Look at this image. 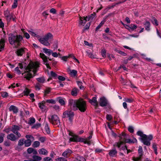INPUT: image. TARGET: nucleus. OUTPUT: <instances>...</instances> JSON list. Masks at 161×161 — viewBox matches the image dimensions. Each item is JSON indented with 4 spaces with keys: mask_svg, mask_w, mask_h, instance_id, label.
<instances>
[{
    "mask_svg": "<svg viewBox=\"0 0 161 161\" xmlns=\"http://www.w3.org/2000/svg\"><path fill=\"white\" fill-rule=\"evenodd\" d=\"M35 119L34 118H30L28 123L30 125H32L35 122Z\"/></svg>",
    "mask_w": 161,
    "mask_h": 161,
    "instance_id": "39",
    "label": "nucleus"
},
{
    "mask_svg": "<svg viewBox=\"0 0 161 161\" xmlns=\"http://www.w3.org/2000/svg\"><path fill=\"white\" fill-rule=\"evenodd\" d=\"M45 128L47 133L49 134L50 133L49 127L47 123H46Z\"/></svg>",
    "mask_w": 161,
    "mask_h": 161,
    "instance_id": "38",
    "label": "nucleus"
},
{
    "mask_svg": "<svg viewBox=\"0 0 161 161\" xmlns=\"http://www.w3.org/2000/svg\"><path fill=\"white\" fill-rule=\"evenodd\" d=\"M89 102L95 107H97L98 105V102L97 100V98L96 97H94L92 98V99L89 100Z\"/></svg>",
    "mask_w": 161,
    "mask_h": 161,
    "instance_id": "17",
    "label": "nucleus"
},
{
    "mask_svg": "<svg viewBox=\"0 0 161 161\" xmlns=\"http://www.w3.org/2000/svg\"><path fill=\"white\" fill-rule=\"evenodd\" d=\"M21 30L22 31L23 33L24 34V36L27 39H29L30 37L29 34L27 32H25L23 29H21Z\"/></svg>",
    "mask_w": 161,
    "mask_h": 161,
    "instance_id": "37",
    "label": "nucleus"
},
{
    "mask_svg": "<svg viewBox=\"0 0 161 161\" xmlns=\"http://www.w3.org/2000/svg\"><path fill=\"white\" fill-rule=\"evenodd\" d=\"M56 161H67L65 158L63 157L58 158L56 159Z\"/></svg>",
    "mask_w": 161,
    "mask_h": 161,
    "instance_id": "46",
    "label": "nucleus"
},
{
    "mask_svg": "<svg viewBox=\"0 0 161 161\" xmlns=\"http://www.w3.org/2000/svg\"><path fill=\"white\" fill-rule=\"evenodd\" d=\"M84 141V140L83 139V138L80 137L76 135L72 136V137L70 138L69 140L70 142H82Z\"/></svg>",
    "mask_w": 161,
    "mask_h": 161,
    "instance_id": "11",
    "label": "nucleus"
},
{
    "mask_svg": "<svg viewBox=\"0 0 161 161\" xmlns=\"http://www.w3.org/2000/svg\"><path fill=\"white\" fill-rule=\"evenodd\" d=\"M104 21H102L100 23L99 25L96 27V30H98L104 24Z\"/></svg>",
    "mask_w": 161,
    "mask_h": 161,
    "instance_id": "52",
    "label": "nucleus"
},
{
    "mask_svg": "<svg viewBox=\"0 0 161 161\" xmlns=\"http://www.w3.org/2000/svg\"><path fill=\"white\" fill-rule=\"evenodd\" d=\"M39 63L37 62H31L26 67L25 72L22 74L24 77L27 80L33 77V75H35L36 72L37 71L39 67Z\"/></svg>",
    "mask_w": 161,
    "mask_h": 161,
    "instance_id": "1",
    "label": "nucleus"
},
{
    "mask_svg": "<svg viewBox=\"0 0 161 161\" xmlns=\"http://www.w3.org/2000/svg\"><path fill=\"white\" fill-rule=\"evenodd\" d=\"M138 151L139 153L140 154V155H142L143 153V150L142 147L141 146H139V147Z\"/></svg>",
    "mask_w": 161,
    "mask_h": 161,
    "instance_id": "47",
    "label": "nucleus"
},
{
    "mask_svg": "<svg viewBox=\"0 0 161 161\" xmlns=\"http://www.w3.org/2000/svg\"><path fill=\"white\" fill-rule=\"evenodd\" d=\"M44 161H53V159L49 157H47L44 158Z\"/></svg>",
    "mask_w": 161,
    "mask_h": 161,
    "instance_id": "60",
    "label": "nucleus"
},
{
    "mask_svg": "<svg viewBox=\"0 0 161 161\" xmlns=\"http://www.w3.org/2000/svg\"><path fill=\"white\" fill-rule=\"evenodd\" d=\"M140 27H137V26L135 25H133L131 26V31H133L134 29H137V32L138 33L136 35H131V37H137L139 36V33H141L144 30V28H142L141 30H139Z\"/></svg>",
    "mask_w": 161,
    "mask_h": 161,
    "instance_id": "12",
    "label": "nucleus"
},
{
    "mask_svg": "<svg viewBox=\"0 0 161 161\" xmlns=\"http://www.w3.org/2000/svg\"><path fill=\"white\" fill-rule=\"evenodd\" d=\"M117 151L115 149H112L109 151V155L111 157H114L116 156Z\"/></svg>",
    "mask_w": 161,
    "mask_h": 161,
    "instance_id": "24",
    "label": "nucleus"
},
{
    "mask_svg": "<svg viewBox=\"0 0 161 161\" xmlns=\"http://www.w3.org/2000/svg\"><path fill=\"white\" fill-rule=\"evenodd\" d=\"M50 12L51 13L55 14H56V10L54 8H52L50 10Z\"/></svg>",
    "mask_w": 161,
    "mask_h": 161,
    "instance_id": "64",
    "label": "nucleus"
},
{
    "mask_svg": "<svg viewBox=\"0 0 161 161\" xmlns=\"http://www.w3.org/2000/svg\"><path fill=\"white\" fill-rule=\"evenodd\" d=\"M28 32L32 36L37 38V39L40 37V36L36 35L33 31L32 30L29 31Z\"/></svg>",
    "mask_w": 161,
    "mask_h": 161,
    "instance_id": "30",
    "label": "nucleus"
},
{
    "mask_svg": "<svg viewBox=\"0 0 161 161\" xmlns=\"http://www.w3.org/2000/svg\"><path fill=\"white\" fill-rule=\"evenodd\" d=\"M83 139L84 140V141L82 142H83L85 144H87L88 145H90L91 144V141L88 137L86 139L83 138Z\"/></svg>",
    "mask_w": 161,
    "mask_h": 161,
    "instance_id": "33",
    "label": "nucleus"
},
{
    "mask_svg": "<svg viewBox=\"0 0 161 161\" xmlns=\"http://www.w3.org/2000/svg\"><path fill=\"white\" fill-rule=\"evenodd\" d=\"M14 70L19 75L21 74V72L20 71L19 69V67H16L14 69Z\"/></svg>",
    "mask_w": 161,
    "mask_h": 161,
    "instance_id": "53",
    "label": "nucleus"
},
{
    "mask_svg": "<svg viewBox=\"0 0 161 161\" xmlns=\"http://www.w3.org/2000/svg\"><path fill=\"white\" fill-rule=\"evenodd\" d=\"M137 134L141 137L140 138H142L143 137L146 136V135L144 134L143 132L141 131H138L137 133Z\"/></svg>",
    "mask_w": 161,
    "mask_h": 161,
    "instance_id": "35",
    "label": "nucleus"
},
{
    "mask_svg": "<svg viewBox=\"0 0 161 161\" xmlns=\"http://www.w3.org/2000/svg\"><path fill=\"white\" fill-rule=\"evenodd\" d=\"M106 51L105 49H102L101 51V54L103 58L106 57Z\"/></svg>",
    "mask_w": 161,
    "mask_h": 161,
    "instance_id": "50",
    "label": "nucleus"
},
{
    "mask_svg": "<svg viewBox=\"0 0 161 161\" xmlns=\"http://www.w3.org/2000/svg\"><path fill=\"white\" fill-rule=\"evenodd\" d=\"M137 140L134 137H131V143H137Z\"/></svg>",
    "mask_w": 161,
    "mask_h": 161,
    "instance_id": "62",
    "label": "nucleus"
},
{
    "mask_svg": "<svg viewBox=\"0 0 161 161\" xmlns=\"http://www.w3.org/2000/svg\"><path fill=\"white\" fill-rule=\"evenodd\" d=\"M25 144V140L24 139H20L18 142V145L19 146H22Z\"/></svg>",
    "mask_w": 161,
    "mask_h": 161,
    "instance_id": "40",
    "label": "nucleus"
},
{
    "mask_svg": "<svg viewBox=\"0 0 161 161\" xmlns=\"http://www.w3.org/2000/svg\"><path fill=\"white\" fill-rule=\"evenodd\" d=\"M5 41L4 39H1L0 40V51L4 49Z\"/></svg>",
    "mask_w": 161,
    "mask_h": 161,
    "instance_id": "27",
    "label": "nucleus"
},
{
    "mask_svg": "<svg viewBox=\"0 0 161 161\" xmlns=\"http://www.w3.org/2000/svg\"><path fill=\"white\" fill-rule=\"evenodd\" d=\"M41 85L39 83H37L35 85V87L36 89L38 90H40L41 88Z\"/></svg>",
    "mask_w": 161,
    "mask_h": 161,
    "instance_id": "61",
    "label": "nucleus"
},
{
    "mask_svg": "<svg viewBox=\"0 0 161 161\" xmlns=\"http://www.w3.org/2000/svg\"><path fill=\"white\" fill-rule=\"evenodd\" d=\"M117 52L118 53L120 54L121 55L123 56H125L126 55V54L125 53L122 52V51L118 50Z\"/></svg>",
    "mask_w": 161,
    "mask_h": 161,
    "instance_id": "49",
    "label": "nucleus"
},
{
    "mask_svg": "<svg viewBox=\"0 0 161 161\" xmlns=\"http://www.w3.org/2000/svg\"><path fill=\"white\" fill-rule=\"evenodd\" d=\"M43 52L46 54L47 55H50L52 53V51L48 49L44 48L42 49Z\"/></svg>",
    "mask_w": 161,
    "mask_h": 161,
    "instance_id": "22",
    "label": "nucleus"
},
{
    "mask_svg": "<svg viewBox=\"0 0 161 161\" xmlns=\"http://www.w3.org/2000/svg\"><path fill=\"white\" fill-rule=\"evenodd\" d=\"M25 137L27 140L25 141V147H28L31 145V142L34 140V138L31 135H26Z\"/></svg>",
    "mask_w": 161,
    "mask_h": 161,
    "instance_id": "9",
    "label": "nucleus"
},
{
    "mask_svg": "<svg viewBox=\"0 0 161 161\" xmlns=\"http://www.w3.org/2000/svg\"><path fill=\"white\" fill-rule=\"evenodd\" d=\"M72 153L71 150L68 149L65 150L63 153L62 155L66 158H67L69 155V154Z\"/></svg>",
    "mask_w": 161,
    "mask_h": 161,
    "instance_id": "25",
    "label": "nucleus"
},
{
    "mask_svg": "<svg viewBox=\"0 0 161 161\" xmlns=\"http://www.w3.org/2000/svg\"><path fill=\"white\" fill-rule=\"evenodd\" d=\"M40 57L43 60L44 64L46 65V66L47 68L50 69V68L48 63V61L47 60V56L44 54L42 53H40Z\"/></svg>",
    "mask_w": 161,
    "mask_h": 161,
    "instance_id": "14",
    "label": "nucleus"
},
{
    "mask_svg": "<svg viewBox=\"0 0 161 161\" xmlns=\"http://www.w3.org/2000/svg\"><path fill=\"white\" fill-rule=\"evenodd\" d=\"M119 137L120 138L119 142L129 143L131 142L130 139H128L129 137V136L125 133H122V134L119 135Z\"/></svg>",
    "mask_w": 161,
    "mask_h": 161,
    "instance_id": "8",
    "label": "nucleus"
},
{
    "mask_svg": "<svg viewBox=\"0 0 161 161\" xmlns=\"http://www.w3.org/2000/svg\"><path fill=\"white\" fill-rule=\"evenodd\" d=\"M53 108L55 110L59 111V107L57 105H54L53 107Z\"/></svg>",
    "mask_w": 161,
    "mask_h": 161,
    "instance_id": "63",
    "label": "nucleus"
},
{
    "mask_svg": "<svg viewBox=\"0 0 161 161\" xmlns=\"http://www.w3.org/2000/svg\"><path fill=\"white\" fill-rule=\"evenodd\" d=\"M24 63H19L18 64L19 66V68L21 69H23L24 67H25V65H24Z\"/></svg>",
    "mask_w": 161,
    "mask_h": 161,
    "instance_id": "54",
    "label": "nucleus"
},
{
    "mask_svg": "<svg viewBox=\"0 0 161 161\" xmlns=\"http://www.w3.org/2000/svg\"><path fill=\"white\" fill-rule=\"evenodd\" d=\"M16 86L17 87L18 86H19L18 84H15V83H13V84H11V86L8 87V88H15V87Z\"/></svg>",
    "mask_w": 161,
    "mask_h": 161,
    "instance_id": "58",
    "label": "nucleus"
},
{
    "mask_svg": "<svg viewBox=\"0 0 161 161\" xmlns=\"http://www.w3.org/2000/svg\"><path fill=\"white\" fill-rule=\"evenodd\" d=\"M114 146L117 147L120 150H125L127 153L130 152V150L127 149L125 145L124 142H118L115 143L114 145Z\"/></svg>",
    "mask_w": 161,
    "mask_h": 161,
    "instance_id": "7",
    "label": "nucleus"
},
{
    "mask_svg": "<svg viewBox=\"0 0 161 161\" xmlns=\"http://www.w3.org/2000/svg\"><path fill=\"white\" fill-rule=\"evenodd\" d=\"M25 48H21L17 50L16 53L18 56H22L25 52Z\"/></svg>",
    "mask_w": 161,
    "mask_h": 161,
    "instance_id": "21",
    "label": "nucleus"
},
{
    "mask_svg": "<svg viewBox=\"0 0 161 161\" xmlns=\"http://www.w3.org/2000/svg\"><path fill=\"white\" fill-rule=\"evenodd\" d=\"M22 36L19 35L14 36L13 34L10 35L8 37V40L10 43L11 45L19 46V42L23 40Z\"/></svg>",
    "mask_w": 161,
    "mask_h": 161,
    "instance_id": "3",
    "label": "nucleus"
},
{
    "mask_svg": "<svg viewBox=\"0 0 161 161\" xmlns=\"http://www.w3.org/2000/svg\"><path fill=\"white\" fill-rule=\"evenodd\" d=\"M27 151L28 153L30 154L34 151V153H36V152L34 150V149L31 147H29L27 150Z\"/></svg>",
    "mask_w": 161,
    "mask_h": 161,
    "instance_id": "36",
    "label": "nucleus"
},
{
    "mask_svg": "<svg viewBox=\"0 0 161 161\" xmlns=\"http://www.w3.org/2000/svg\"><path fill=\"white\" fill-rule=\"evenodd\" d=\"M46 103V101H42L41 103H38V106L41 109L43 110L46 108V106L45 105Z\"/></svg>",
    "mask_w": 161,
    "mask_h": 161,
    "instance_id": "26",
    "label": "nucleus"
},
{
    "mask_svg": "<svg viewBox=\"0 0 161 161\" xmlns=\"http://www.w3.org/2000/svg\"><path fill=\"white\" fill-rule=\"evenodd\" d=\"M98 102L100 105L102 107L106 106L108 103L107 100L104 97H100Z\"/></svg>",
    "mask_w": 161,
    "mask_h": 161,
    "instance_id": "15",
    "label": "nucleus"
},
{
    "mask_svg": "<svg viewBox=\"0 0 161 161\" xmlns=\"http://www.w3.org/2000/svg\"><path fill=\"white\" fill-rule=\"evenodd\" d=\"M144 25H145V29L147 31H149L150 30V22H149L147 21Z\"/></svg>",
    "mask_w": 161,
    "mask_h": 161,
    "instance_id": "31",
    "label": "nucleus"
},
{
    "mask_svg": "<svg viewBox=\"0 0 161 161\" xmlns=\"http://www.w3.org/2000/svg\"><path fill=\"white\" fill-rule=\"evenodd\" d=\"M59 103L62 105H63L65 104V102L64 100L61 98L59 100Z\"/></svg>",
    "mask_w": 161,
    "mask_h": 161,
    "instance_id": "56",
    "label": "nucleus"
},
{
    "mask_svg": "<svg viewBox=\"0 0 161 161\" xmlns=\"http://www.w3.org/2000/svg\"><path fill=\"white\" fill-rule=\"evenodd\" d=\"M68 71L69 72L70 75H71V76L73 77L75 76L77 72V71L75 70H71L69 68H68Z\"/></svg>",
    "mask_w": 161,
    "mask_h": 161,
    "instance_id": "20",
    "label": "nucleus"
},
{
    "mask_svg": "<svg viewBox=\"0 0 161 161\" xmlns=\"http://www.w3.org/2000/svg\"><path fill=\"white\" fill-rule=\"evenodd\" d=\"M32 158L33 159V161H40L42 159L41 157L36 155L33 156Z\"/></svg>",
    "mask_w": 161,
    "mask_h": 161,
    "instance_id": "32",
    "label": "nucleus"
},
{
    "mask_svg": "<svg viewBox=\"0 0 161 161\" xmlns=\"http://www.w3.org/2000/svg\"><path fill=\"white\" fill-rule=\"evenodd\" d=\"M7 138L8 139L11 141H14L18 139L13 134L11 133L7 136Z\"/></svg>",
    "mask_w": 161,
    "mask_h": 161,
    "instance_id": "16",
    "label": "nucleus"
},
{
    "mask_svg": "<svg viewBox=\"0 0 161 161\" xmlns=\"http://www.w3.org/2000/svg\"><path fill=\"white\" fill-rule=\"evenodd\" d=\"M10 129L14 133L15 132H16L19 130L20 127L17 125H13L12 126L11 128Z\"/></svg>",
    "mask_w": 161,
    "mask_h": 161,
    "instance_id": "19",
    "label": "nucleus"
},
{
    "mask_svg": "<svg viewBox=\"0 0 161 161\" xmlns=\"http://www.w3.org/2000/svg\"><path fill=\"white\" fill-rule=\"evenodd\" d=\"M78 91V90L76 88H74L71 92L72 95L74 96H76L77 95Z\"/></svg>",
    "mask_w": 161,
    "mask_h": 161,
    "instance_id": "29",
    "label": "nucleus"
},
{
    "mask_svg": "<svg viewBox=\"0 0 161 161\" xmlns=\"http://www.w3.org/2000/svg\"><path fill=\"white\" fill-rule=\"evenodd\" d=\"M44 36L48 41H49L50 40L52 39L53 37V35L50 33H47Z\"/></svg>",
    "mask_w": 161,
    "mask_h": 161,
    "instance_id": "23",
    "label": "nucleus"
},
{
    "mask_svg": "<svg viewBox=\"0 0 161 161\" xmlns=\"http://www.w3.org/2000/svg\"><path fill=\"white\" fill-rule=\"evenodd\" d=\"M78 86H79L80 89H82L83 88V86H82V82L79 81H76Z\"/></svg>",
    "mask_w": 161,
    "mask_h": 161,
    "instance_id": "42",
    "label": "nucleus"
},
{
    "mask_svg": "<svg viewBox=\"0 0 161 161\" xmlns=\"http://www.w3.org/2000/svg\"><path fill=\"white\" fill-rule=\"evenodd\" d=\"M4 14L5 17L8 16V15H9L10 14V12L8 10H7L5 11L4 12Z\"/></svg>",
    "mask_w": 161,
    "mask_h": 161,
    "instance_id": "59",
    "label": "nucleus"
},
{
    "mask_svg": "<svg viewBox=\"0 0 161 161\" xmlns=\"http://www.w3.org/2000/svg\"><path fill=\"white\" fill-rule=\"evenodd\" d=\"M76 159L77 161H86L85 159L82 157L78 156Z\"/></svg>",
    "mask_w": 161,
    "mask_h": 161,
    "instance_id": "45",
    "label": "nucleus"
},
{
    "mask_svg": "<svg viewBox=\"0 0 161 161\" xmlns=\"http://www.w3.org/2000/svg\"><path fill=\"white\" fill-rule=\"evenodd\" d=\"M40 145V143L39 142L37 141H35L33 144V146L34 147H37L39 146Z\"/></svg>",
    "mask_w": 161,
    "mask_h": 161,
    "instance_id": "43",
    "label": "nucleus"
},
{
    "mask_svg": "<svg viewBox=\"0 0 161 161\" xmlns=\"http://www.w3.org/2000/svg\"><path fill=\"white\" fill-rule=\"evenodd\" d=\"M152 22L153 24L156 25L158 26V23L157 21V20L155 18H154L152 20Z\"/></svg>",
    "mask_w": 161,
    "mask_h": 161,
    "instance_id": "51",
    "label": "nucleus"
},
{
    "mask_svg": "<svg viewBox=\"0 0 161 161\" xmlns=\"http://www.w3.org/2000/svg\"><path fill=\"white\" fill-rule=\"evenodd\" d=\"M31 92L30 90L27 89L25 88L24 91V93L25 95L26 96H28L29 94Z\"/></svg>",
    "mask_w": 161,
    "mask_h": 161,
    "instance_id": "44",
    "label": "nucleus"
},
{
    "mask_svg": "<svg viewBox=\"0 0 161 161\" xmlns=\"http://www.w3.org/2000/svg\"><path fill=\"white\" fill-rule=\"evenodd\" d=\"M95 14H92L90 16H86V17H83L80 18L79 24L84 25L87 21L92 20L95 16Z\"/></svg>",
    "mask_w": 161,
    "mask_h": 161,
    "instance_id": "5",
    "label": "nucleus"
},
{
    "mask_svg": "<svg viewBox=\"0 0 161 161\" xmlns=\"http://www.w3.org/2000/svg\"><path fill=\"white\" fill-rule=\"evenodd\" d=\"M153 136L152 135H150L146 136L143 137L142 138H139V140L144 145L149 146L150 145L151 141L153 139Z\"/></svg>",
    "mask_w": 161,
    "mask_h": 161,
    "instance_id": "4",
    "label": "nucleus"
},
{
    "mask_svg": "<svg viewBox=\"0 0 161 161\" xmlns=\"http://www.w3.org/2000/svg\"><path fill=\"white\" fill-rule=\"evenodd\" d=\"M41 126V124L39 123H37L34 125L32 127V128L37 129Z\"/></svg>",
    "mask_w": 161,
    "mask_h": 161,
    "instance_id": "48",
    "label": "nucleus"
},
{
    "mask_svg": "<svg viewBox=\"0 0 161 161\" xmlns=\"http://www.w3.org/2000/svg\"><path fill=\"white\" fill-rule=\"evenodd\" d=\"M9 110L10 111H13L14 114H16L18 111V108L14 105H11L9 107Z\"/></svg>",
    "mask_w": 161,
    "mask_h": 161,
    "instance_id": "18",
    "label": "nucleus"
},
{
    "mask_svg": "<svg viewBox=\"0 0 161 161\" xmlns=\"http://www.w3.org/2000/svg\"><path fill=\"white\" fill-rule=\"evenodd\" d=\"M51 54L53 57L55 58L57 57L58 55H60L59 53H57L56 52H53Z\"/></svg>",
    "mask_w": 161,
    "mask_h": 161,
    "instance_id": "55",
    "label": "nucleus"
},
{
    "mask_svg": "<svg viewBox=\"0 0 161 161\" xmlns=\"http://www.w3.org/2000/svg\"><path fill=\"white\" fill-rule=\"evenodd\" d=\"M38 39L41 44L44 46H49L50 45L49 42L48 41L44 36L42 37H40H40L38 38Z\"/></svg>",
    "mask_w": 161,
    "mask_h": 161,
    "instance_id": "13",
    "label": "nucleus"
},
{
    "mask_svg": "<svg viewBox=\"0 0 161 161\" xmlns=\"http://www.w3.org/2000/svg\"><path fill=\"white\" fill-rule=\"evenodd\" d=\"M40 83H43L45 81V79L44 77H41L36 79Z\"/></svg>",
    "mask_w": 161,
    "mask_h": 161,
    "instance_id": "34",
    "label": "nucleus"
},
{
    "mask_svg": "<svg viewBox=\"0 0 161 161\" xmlns=\"http://www.w3.org/2000/svg\"><path fill=\"white\" fill-rule=\"evenodd\" d=\"M46 102L49 103L55 104L56 103V101L53 99H48L46 101Z\"/></svg>",
    "mask_w": 161,
    "mask_h": 161,
    "instance_id": "41",
    "label": "nucleus"
},
{
    "mask_svg": "<svg viewBox=\"0 0 161 161\" xmlns=\"http://www.w3.org/2000/svg\"><path fill=\"white\" fill-rule=\"evenodd\" d=\"M39 153L40 154L47 155L48 152L45 149L42 148L39 150Z\"/></svg>",
    "mask_w": 161,
    "mask_h": 161,
    "instance_id": "28",
    "label": "nucleus"
},
{
    "mask_svg": "<svg viewBox=\"0 0 161 161\" xmlns=\"http://www.w3.org/2000/svg\"><path fill=\"white\" fill-rule=\"evenodd\" d=\"M50 122L53 125L58 126L60 124V120L59 118L56 114L51 116Z\"/></svg>",
    "mask_w": 161,
    "mask_h": 161,
    "instance_id": "6",
    "label": "nucleus"
},
{
    "mask_svg": "<svg viewBox=\"0 0 161 161\" xmlns=\"http://www.w3.org/2000/svg\"><path fill=\"white\" fill-rule=\"evenodd\" d=\"M74 115V113L72 111L67 110L64 112L63 115V118H69V121L70 122H72Z\"/></svg>",
    "mask_w": 161,
    "mask_h": 161,
    "instance_id": "10",
    "label": "nucleus"
},
{
    "mask_svg": "<svg viewBox=\"0 0 161 161\" xmlns=\"http://www.w3.org/2000/svg\"><path fill=\"white\" fill-rule=\"evenodd\" d=\"M69 105L70 108L74 110L79 109L81 112H84L86 110V102L82 99L78 100H70Z\"/></svg>",
    "mask_w": 161,
    "mask_h": 161,
    "instance_id": "2",
    "label": "nucleus"
},
{
    "mask_svg": "<svg viewBox=\"0 0 161 161\" xmlns=\"http://www.w3.org/2000/svg\"><path fill=\"white\" fill-rule=\"evenodd\" d=\"M69 57V56H64L61 57V59L64 61H66L67 60L68 58Z\"/></svg>",
    "mask_w": 161,
    "mask_h": 161,
    "instance_id": "57",
    "label": "nucleus"
}]
</instances>
